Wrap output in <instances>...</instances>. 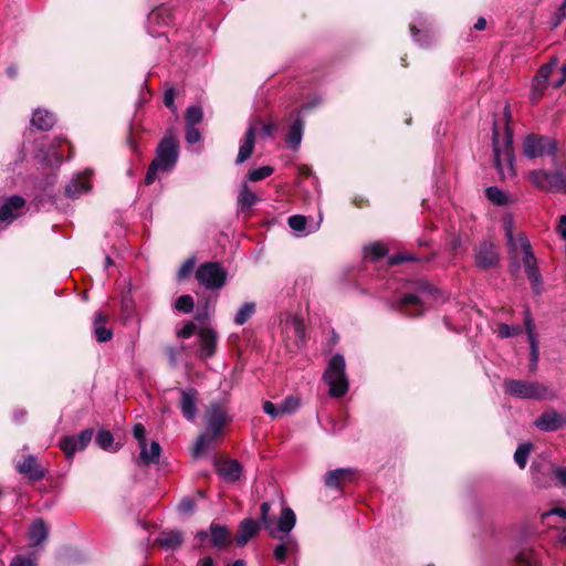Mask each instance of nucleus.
<instances>
[{"label":"nucleus","mask_w":566,"mask_h":566,"mask_svg":"<svg viewBox=\"0 0 566 566\" xmlns=\"http://www.w3.org/2000/svg\"><path fill=\"white\" fill-rule=\"evenodd\" d=\"M512 118L510 106L506 104L503 112L504 127L501 130L499 124H493V153L494 164L502 179L512 178L515 176V153L513 147V129L510 126Z\"/></svg>","instance_id":"obj_1"},{"label":"nucleus","mask_w":566,"mask_h":566,"mask_svg":"<svg viewBox=\"0 0 566 566\" xmlns=\"http://www.w3.org/2000/svg\"><path fill=\"white\" fill-rule=\"evenodd\" d=\"M505 235L512 253H516L520 248L523 253V264L525 273L531 282L532 289L536 294L542 292V275L537 266L535 255L532 251L527 237L520 232L516 237L513 234L512 219L505 220Z\"/></svg>","instance_id":"obj_2"},{"label":"nucleus","mask_w":566,"mask_h":566,"mask_svg":"<svg viewBox=\"0 0 566 566\" xmlns=\"http://www.w3.org/2000/svg\"><path fill=\"white\" fill-rule=\"evenodd\" d=\"M178 146L174 132L168 130L157 147L155 159L148 167L145 176L146 185H151L156 180L158 171H168L175 167L179 155Z\"/></svg>","instance_id":"obj_3"},{"label":"nucleus","mask_w":566,"mask_h":566,"mask_svg":"<svg viewBox=\"0 0 566 566\" xmlns=\"http://www.w3.org/2000/svg\"><path fill=\"white\" fill-rule=\"evenodd\" d=\"M503 387L507 395L520 399L553 400L557 398L553 388L535 380L505 379Z\"/></svg>","instance_id":"obj_4"},{"label":"nucleus","mask_w":566,"mask_h":566,"mask_svg":"<svg viewBox=\"0 0 566 566\" xmlns=\"http://www.w3.org/2000/svg\"><path fill=\"white\" fill-rule=\"evenodd\" d=\"M323 380L328 385V394L334 398L344 397L349 389L346 375L345 358L340 354L333 355L323 374Z\"/></svg>","instance_id":"obj_5"},{"label":"nucleus","mask_w":566,"mask_h":566,"mask_svg":"<svg viewBox=\"0 0 566 566\" xmlns=\"http://www.w3.org/2000/svg\"><path fill=\"white\" fill-rule=\"evenodd\" d=\"M271 505L263 502L260 506V521L263 528L271 537H277V533H290L296 523V516L292 509L284 507L276 518L270 515Z\"/></svg>","instance_id":"obj_6"},{"label":"nucleus","mask_w":566,"mask_h":566,"mask_svg":"<svg viewBox=\"0 0 566 566\" xmlns=\"http://www.w3.org/2000/svg\"><path fill=\"white\" fill-rule=\"evenodd\" d=\"M206 429L208 432L219 437L223 429L232 421L229 415L228 400H212L205 412Z\"/></svg>","instance_id":"obj_7"},{"label":"nucleus","mask_w":566,"mask_h":566,"mask_svg":"<svg viewBox=\"0 0 566 566\" xmlns=\"http://www.w3.org/2000/svg\"><path fill=\"white\" fill-rule=\"evenodd\" d=\"M530 179L541 190L566 193V167L555 172L535 169L530 172Z\"/></svg>","instance_id":"obj_8"},{"label":"nucleus","mask_w":566,"mask_h":566,"mask_svg":"<svg viewBox=\"0 0 566 566\" xmlns=\"http://www.w3.org/2000/svg\"><path fill=\"white\" fill-rule=\"evenodd\" d=\"M228 273L218 262H206L196 271L197 281L208 290H219L224 286Z\"/></svg>","instance_id":"obj_9"},{"label":"nucleus","mask_w":566,"mask_h":566,"mask_svg":"<svg viewBox=\"0 0 566 566\" xmlns=\"http://www.w3.org/2000/svg\"><path fill=\"white\" fill-rule=\"evenodd\" d=\"M556 149V140L548 136L530 134L523 143V154L530 159L554 156Z\"/></svg>","instance_id":"obj_10"},{"label":"nucleus","mask_w":566,"mask_h":566,"mask_svg":"<svg viewBox=\"0 0 566 566\" xmlns=\"http://www.w3.org/2000/svg\"><path fill=\"white\" fill-rule=\"evenodd\" d=\"M279 543L273 548V555L277 563L285 564L289 558H295L298 553V543L290 533H277Z\"/></svg>","instance_id":"obj_11"},{"label":"nucleus","mask_w":566,"mask_h":566,"mask_svg":"<svg viewBox=\"0 0 566 566\" xmlns=\"http://www.w3.org/2000/svg\"><path fill=\"white\" fill-rule=\"evenodd\" d=\"M94 434L93 429H85L78 436H66L60 440V447L67 459L73 458L77 451L84 450Z\"/></svg>","instance_id":"obj_12"},{"label":"nucleus","mask_w":566,"mask_h":566,"mask_svg":"<svg viewBox=\"0 0 566 566\" xmlns=\"http://www.w3.org/2000/svg\"><path fill=\"white\" fill-rule=\"evenodd\" d=\"M180 400L179 408L185 419L193 421L198 413L197 402L199 392L193 387L179 389Z\"/></svg>","instance_id":"obj_13"},{"label":"nucleus","mask_w":566,"mask_h":566,"mask_svg":"<svg viewBox=\"0 0 566 566\" xmlns=\"http://www.w3.org/2000/svg\"><path fill=\"white\" fill-rule=\"evenodd\" d=\"M566 424V419L554 408H547L542 415L534 421V426L544 432L557 431L559 428Z\"/></svg>","instance_id":"obj_14"},{"label":"nucleus","mask_w":566,"mask_h":566,"mask_svg":"<svg viewBox=\"0 0 566 566\" xmlns=\"http://www.w3.org/2000/svg\"><path fill=\"white\" fill-rule=\"evenodd\" d=\"M499 262V253L493 243L484 241L475 251V263L479 268H494Z\"/></svg>","instance_id":"obj_15"},{"label":"nucleus","mask_w":566,"mask_h":566,"mask_svg":"<svg viewBox=\"0 0 566 566\" xmlns=\"http://www.w3.org/2000/svg\"><path fill=\"white\" fill-rule=\"evenodd\" d=\"M25 206V200L20 196H12L0 203V221L11 222L18 218Z\"/></svg>","instance_id":"obj_16"},{"label":"nucleus","mask_w":566,"mask_h":566,"mask_svg":"<svg viewBox=\"0 0 566 566\" xmlns=\"http://www.w3.org/2000/svg\"><path fill=\"white\" fill-rule=\"evenodd\" d=\"M109 317L103 312H96L93 321V332L98 343H106L113 338V331L108 325Z\"/></svg>","instance_id":"obj_17"},{"label":"nucleus","mask_w":566,"mask_h":566,"mask_svg":"<svg viewBox=\"0 0 566 566\" xmlns=\"http://www.w3.org/2000/svg\"><path fill=\"white\" fill-rule=\"evenodd\" d=\"M256 123H261L260 119H255L254 123H251L245 135L244 140L242 145L239 148L238 157H237V164H242L247 159H249L253 153L254 149V142H255V130H256Z\"/></svg>","instance_id":"obj_18"},{"label":"nucleus","mask_w":566,"mask_h":566,"mask_svg":"<svg viewBox=\"0 0 566 566\" xmlns=\"http://www.w3.org/2000/svg\"><path fill=\"white\" fill-rule=\"evenodd\" d=\"M218 335L212 328H201L199 332L200 356L209 358L213 356L217 348Z\"/></svg>","instance_id":"obj_19"},{"label":"nucleus","mask_w":566,"mask_h":566,"mask_svg":"<svg viewBox=\"0 0 566 566\" xmlns=\"http://www.w3.org/2000/svg\"><path fill=\"white\" fill-rule=\"evenodd\" d=\"M260 530V524L252 518H244L238 527L235 542L239 546H244L254 537Z\"/></svg>","instance_id":"obj_20"},{"label":"nucleus","mask_w":566,"mask_h":566,"mask_svg":"<svg viewBox=\"0 0 566 566\" xmlns=\"http://www.w3.org/2000/svg\"><path fill=\"white\" fill-rule=\"evenodd\" d=\"M354 476L352 469H335L325 474V484L329 489H340L345 482L350 481Z\"/></svg>","instance_id":"obj_21"},{"label":"nucleus","mask_w":566,"mask_h":566,"mask_svg":"<svg viewBox=\"0 0 566 566\" xmlns=\"http://www.w3.org/2000/svg\"><path fill=\"white\" fill-rule=\"evenodd\" d=\"M140 453L137 458V464L139 467L142 465H149L151 463H157L160 458L161 447L157 441H151L150 446L143 444L139 447Z\"/></svg>","instance_id":"obj_22"},{"label":"nucleus","mask_w":566,"mask_h":566,"mask_svg":"<svg viewBox=\"0 0 566 566\" xmlns=\"http://www.w3.org/2000/svg\"><path fill=\"white\" fill-rule=\"evenodd\" d=\"M218 473L227 482H235L242 474L241 464L233 459H228L219 463Z\"/></svg>","instance_id":"obj_23"},{"label":"nucleus","mask_w":566,"mask_h":566,"mask_svg":"<svg viewBox=\"0 0 566 566\" xmlns=\"http://www.w3.org/2000/svg\"><path fill=\"white\" fill-rule=\"evenodd\" d=\"M17 469L21 474L27 475L32 481H39L44 475L33 455L24 458L22 462L18 463Z\"/></svg>","instance_id":"obj_24"},{"label":"nucleus","mask_w":566,"mask_h":566,"mask_svg":"<svg viewBox=\"0 0 566 566\" xmlns=\"http://www.w3.org/2000/svg\"><path fill=\"white\" fill-rule=\"evenodd\" d=\"M210 535L211 545L216 548L227 547L231 543V533L224 525L211 523Z\"/></svg>","instance_id":"obj_25"},{"label":"nucleus","mask_w":566,"mask_h":566,"mask_svg":"<svg viewBox=\"0 0 566 566\" xmlns=\"http://www.w3.org/2000/svg\"><path fill=\"white\" fill-rule=\"evenodd\" d=\"M486 198L495 206H509L517 201V199L500 189L499 187L491 186L485 189Z\"/></svg>","instance_id":"obj_26"},{"label":"nucleus","mask_w":566,"mask_h":566,"mask_svg":"<svg viewBox=\"0 0 566 566\" xmlns=\"http://www.w3.org/2000/svg\"><path fill=\"white\" fill-rule=\"evenodd\" d=\"M184 542L182 534L179 531H164L157 537V543L167 549H177Z\"/></svg>","instance_id":"obj_27"},{"label":"nucleus","mask_w":566,"mask_h":566,"mask_svg":"<svg viewBox=\"0 0 566 566\" xmlns=\"http://www.w3.org/2000/svg\"><path fill=\"white\" fill-rule=\"evenodd\" d=\"M32 546L41 545L48 538V527L43 520H35L28 532Z\"/></svg>","instance_id":"obj_28"},{"label":"nucleus","mask_w":566,"mask_h":566,"mask_svg":"<svg viewBox=\"0 0 566 566\" xmlns=\"http://www.w3.org/2000/svg\"><path fill=\"white\" fill-rule=\"evenodd\" d=\"M31 124L41 130H49L55 124L53 113L45 109H36L31 118Z\"/></svg>","instance_id":"obj_29"},{"label":"nucleus","mask_w":566,"mask_h":566,"mask_svg":"<svg viewBox=\"0 0 566 566\" xmlns=\"http://www.w3.org/2000/svg\"><path fill=\"white\" fill-rule=\"evenodd\" d=\"M303 127H304V122L300 117H297L291 125L289 134L285 138V143L291 149L298 148V146L302 142Z\"/></svg>","instance_id":"obj_30"},{"label":"nucleus","mask_w":566,"mask_h":566,"mask_svg":"<svg viewBox=\"0 0 566 566\" xmlns=\"http://www.w3.org/2000/svg\"><path fill=\"white\" fill-rule=\"evenodd\" d=\"M91 189L90 180L86 177H77L65 187V193L70 198H77Z\"/></svg>","instance_id":"obj_31"},{"label":"nucleus","mask_w":566,"mask_h":566,"mask_svg":"<svg viewBox=\"0 0 566 566\" xmlns=\"http://www.w3.org/2000/svg\"><path fill=\"white\" fill-rule=\"evenodd\" d=\"M259 201V197L250 189L247 182H243L239 190L238 207L240 210L250 209Z\"/></svg>","instance_id":"obj_32"},{"label":"nucleus","mask_w":566,"mask_h":566,"mask_svg":"<svg viewBox=\"0 0 566 566\" xmlns=\"http://www.w3.org/2000/svg\"><path fill=\"white\" fill-rule=\"evenodd\" d=\"M255 312V304L252 302L244 303L234 316L237 325H243Z\"/></svg>","instance_id":"obj_33"},{"label":"nucleus","mask_w":566,"mask_h":566,"mask_svg":"<svg viewBox=\"0 0 566 566\" xmlns=\"http://www.w3.org/2000/svg\"><path fill=\"white\" fill-rule=\"evenodd\" d=\"M216 438L217 437H214L213 433H210L208 431H207V433L200 434L197 438V441L195 444V449H193L195 457H198L201 453H203L209 448V446L214 441Z\"/></svg>","instance_id":"obj_34"},{"label":"nucleus","mask_w":566,"mask_h":566,"mask_svg":"<svg viewBox=\"0 0 566 566\" xmlns=\"http://www.w3.org/2000/svg\"><path fill=\"white\" fill-rule=\"evenodd\" d=\"M532 447V443H522L517 447L514 453V461L516 462L520 469L525 468Z\"/></svg>","instance_id":"obj_35"},{"label":"nucleus","mask_w":566,"mask_h":566,"mask_svg":"<svg viewBox=\"0 0 566 566\" xmlns=\"http://www.w3.org/2000/svg\"><path fill=\"white\" fill-rule=\"evenodd\" d=\"M96 443L106 451L115 452L117 450V448H114V437L109 431H99L96 436Z\"/></svg>","instance_id":"obj_36"},{"label":"nucleus","mask_w":566,"mask_h":566,"mask_svg":"<svg viewBox=\"0 0 566 566\" xmlns=\"http://www.w3.org/2000/svg\"><path fill=\"white\" fill-rule=\"evenodd\" d=\"M203 112L199 106H189L185 114L186 125L196 126L202 120Z\"/></svg>","instance_id":"obj_37"},{"label":"nucleus","mask_w":566,"mask_h":566,"mask_svg":"<svg viewBox=\"0 0 566 566\" xmlns=\"http://www.w3.org/2000/svg\"><path fill=\"white\" fill-rule=\"evenodd\" d=\"M273 174V168L271 166H262L260 168L253 169L249 172L248 178L252 182H256L270 177Z\"/></svg>","instance_id":"obj_38"},{"label":"nucleus","mask_w":566,"mask_h":566,"mask_svg":"<svg viewBox=\"0 0 566 566\" xmlns=\"http://www.w3.org/2000/svg\"><path fill=\"white\" fill-rule=\"evenodd\" d=\"M195 306V302L191 295H181L176 300L175 308L184 312V313H191Z\"/></svg>","instance_id":"obj_39"},{"label":"nucleus","mask_w":566,"mask_h":566,"mask_svg":"<svg viewBox=\"0 0 566 566\" xmlns=\"http://www.w3.org/2000/svg\"><path fill=\"white\" fill-rule=\"evenodd\" d=\"M300 407V399L294 396L286 397L280 405L282 415L292 413Z\"/></svg>","instance_id":"obj_40"},{"label":"nucleus","mask_w":566,"mask_h":566,"mask_svg":"<svg viewBox=\"0 0 566 566\" xmlns=\"http://www.w3.org/2000/svg\"><path fill=\"white\" fill-rule=\"evenodd\" d=\"M517 566H541L537 557L531 552H523L517 556Z\"/></svg>","instance_id":"obj_41"},{"label":"nucleus","mask_w":566,"mask_h":566,"mask_svg":"<svg viewBox=\"0 0 566 566\" xmlns=\"http://www.w3.org/2000/svg\"><path fill=\"white\" fill-rule=\"evenodd\" d=\"M521 332L520 327L517 326H510L505 323H501L497 325V334L500 337H514L518 335Z\"/></svg>","instance_id":"obj_42"},{"label":"nucleus","mask_w":566,"mask_h":566,"mask_svg":"<svg viewBox=\"0 0 566 566\" xmlns=\"http://www.w3.org/2000/svg\"><path fill=\"white\" fill-rule=\"evenodd\" d=\"M287 222H289V226L291 227V229L300 232V231L305 230L307 220L304 216L294 214L289 218Z\"/></svg>","instance_id":"obj_43"},{"label":"nucleus","mask_w":566,"mask_h":566,"mask_svg":"<svg viewBox=\"0 0 566 566\" xmlns=\"http://www.w3.org/2000/svg\"><path fill=\"white\" fill-rule=\"evenodd\" d=\"M419 259L413 253H396L389 256V264L396 265L407 261H418Z\"/></svg>","instance_id":"obj_44"},{"label":"nucleus","mask_w":566,"mask_h":566,"mask_svg":"<svg viewBox=\"0 0 566 566\" xmlns=\"http://www.w3.org/2000/svg\"><path fill=\"white\" fill-rule=\"evenodd\" d=\"M530 345H531L530 370L533 373L537 368L539 353H538L537 340H533L532 343H530Z\"/></svg>","instance_id":"obj_45"},{"label":"nucleus","mask_w":566,"mask_h":566,"mask_svg":"<svg viewBox=\"0 0 566 566\" xmlns=\"http://www.w3.org/2000/svg\"><path fill=\"white\" fill-rule=\"evenodd\" d=\"M525 329H526L530 343H532L533 340H537L536 335H535V323H534L528 310H526Z\"/></svg>","instance_id":"obj_46"},{"label":"nucleus","mask_w":566,"mask_h":566,"mask_svg":"<svg viewBox=\"0 0 566 566\" xmlns=\"http://www.w3.org/2000/svg\"><path fill=\"white\" fill-rule=\"evenodd\" d=\"M201 138L200 132L196 126L186 125V140L189 144H195Z\"/></svg>","instance_id":"obj_47"},{"label":"nucleus","mask_w":566,"mask_h":566,"mask_svg":"<svg viewBox=\"0 0 566 566\" xmlns=\"http://www.w3.org/2000/svg\"><path fill=\"white\" fill-rule=\"evenodd\" d=\"M133 434L138 441L139 447L147 443L146 429L142 423H136L133 428Z\"/></svg>","instance_id":"obj_48"},{"label":"nucleus","mask_w":566,"mask_h":566,"mask_svg":"<svg viewBox=\"0 0 566 566\" xmlns=\"http://www.w3.org/2000/svg\"><path fill=\"white\" fill-rule=\"evenodd\" d=\"M10 566H36L35 558L17 555L10 563Z\"/></svg>","instance_id":"obj_49"},{"label":"nucleus","mask_w":566,"mask_h":566,"mask_svg":"<svg viewBox=\"0 0 566 566\" xmlns=\"http://www.w3.org/2000/svg\"><path fill=\"white\" fill-rule=\"evenodd\" d=\"M175 97H176V92L174 88L167 90L164 94L165 106L170 108L174 113L177 111V107L175 106Z\"/></svg>","instance_id":"obj_50"},{"label":"nucleus","mask_w":566,"mask_h":566,"mask_svg":"<svg viewBox=\"0 0 566 566\" xmlns=\"http://www.w3.org/2000/svg\"><path fill=\"white\" fill-rule=\"evenodd\" d=\"M196 329V324L188 322L181 329L177 332V336L180 338H189L195 334Z\"/></svg>","instance_id":"obj_51"},{"label":"nucleus","mask_w":566,"mask_h":566,"mask_svg":"<svg viewBox=\"0 0 566 566\" xmlns=\"http://www.w3.org/2000/svg\"><path fill=\"white\" fill-rule=\"evenodd\" d=\"M193 265H195L193 259L186 260L178 271V279L179 280L185 279L192 271Z\"/></svg>","instance_id":"obj_52"},{"label":"nucleus","mask_w":566,"mask_h":566,"mask_svg":"<svg viewBox=\"0 0 566 566\" xmlns=\"http://www.w3.org/2000/svg\"><path fill=\"white\" fill-rule=\"evenodd\" d=\"M553 474L555 479L557 480L558 484L560 486L566 488V468L564 467H554L553 468Z\"/></svg>","instance_id":"obj_53"},{"label":"nucleus","mask_w":566,"mask_h":566,"mask_svg":"<svg viewBox=\"0 0 566 566\" xmlns=\"http://www.w3.org/2000/svg\"><path fill=\"white\" fill-rule=\"evenodd\" d=\"M263 411H264L266 415H269V416H271V417H273V418H275V417H277V416L282 415V412H281V408H280V405H279V406H276V405H274V403H273V402H271V401H265V402H264V405H263Z\"/></svg>","instance_id":"obj_54"},{"label":"nucleus","mask_w":566,"mask_h":566,"mask_svg":"<svg viewBox=\"0 0 566 566\" xmlns=\"http://www.w3.org/2000/svg\"><path fill=\"white\" fill-rule=\"evenodd\" d=\"M368 250L377 259L384 256L387 253V249L381 243H374L369 245Z\"/></svg>","instance_id":"obj_55"},{"label":"nucleus","mask_w":566,"mask_h":566,"mask_svg":"<svg viewBox=\"0 0 566 566\" xmlns=\"http://www.w3.org/2000/svg\"><path fill=\"white\" fill-rule=\"evenodd\" d=\"M195 509V503L191 499L185 497L179 504V511L182 513H191Z\"/></svg>","instance_id":"obj_56"},{"label":"nucleus","mask_w":566,"mask_h":566,"mask_svg":"<svg viewBox=\"0 0 566 566\" xmlns=\"http://www.w3.org/2000/svg\"><path fill=\"white\" fill-rule=\"evenodd\" d=\"M419 303H420L419 296L416 295V294H406L401 298V305L402 306L418 305Z\"/></svg>","instance_id":"obj_57"},{"label":"nucleus","mask_w":566,"mask_h":566,"mask_svg":"<svg viewBox=\"0 0 566 566\" xmlns=\"http://www.w3.org/2000/svg\"><path fill=\"white\" fill-rule=\"evenodd\" d=\"M553 64H546V65H543L539 70H538V73H537V77L542 78L543 81H547V78L549 77L551 75V72H552V69H553Z\"/></svg>","instance_id":"obj_58"},{"label":"nucleus","mask_w":566,"mask_h":566,"mask_svg":"<svg viewBox=\"0 0 566 566\" xmlns=\"http://www.w3.org/2000/svg\"><path fill=\"white\" fill-rule=\"evenodd\" d=\"M181 350H182V348H175V347H169L167 349V355L169 357V360H170L171 365H176L177 357L181 353Z\"/></svg>","instance_id":"obj_59"},{"label":"nucleus","mask_w":566,"mask_h":566,"mask_svg":"<svg viewBox=\"0 0 566 566\" xmlns=\"http://www.w3.org/2000/svg\"><path fill=\"white\" fill-rule=\"evenodd\" d=\"M557 232L560 234L563 239L566 240V216L563 214L559 217V222L557 226Z\"/></svg>","instance_id":"obj_60"},{"label":"nucleus","mask_w":566,"mask_h":566,"mask_svg":"<svg viewBox=\"0 0 566 566\" xmlns=\"http://www.w3.org/2000/svg\"><path fill=\"white\" fill-rule=\"evenodd\" d=\"M275 125L273 123H266L262 125V135L263 137H272L275 130Z\"/></svg>","instance_id":"obj_61"},{"label":"nucleus","mask_w":566,"mask_h":566,"mask_svg":"<svg viewBox=\"0 0 566 566\" xmlns=\"http://www.w3.org/2000/svg\"><path fill=\"white\" fill-rule=\"evenodd\" d=\"M554 514H555V515H558V516H560V517H563V518H566V510H565V509H562V507H557V509H554V510H552V511H549V512H545V513L543 514V517H544V518H546V517H548V516H551V515H554Z\"/></svg>","instance_id":"obj_62"},{"label":"nucleus","mask_w":566,"mask_h":566,"mask_svg":"<svg viewBox=\"0 0 566 566\" xmlns=\"http://www.w3.org/2000/svg\"><path fill=\"white\" fill-rule=\"evenodd\" d=\"M213 559L211 557H205L199 560L198 566H213Z\"/></svg>","instance_id":"obj_63"},{"label":"nucleus","mask_w":566,"mask_h":566,"mask_svg":"<svg viewBox=\"0 0 566 566\" xmlns=\"http://www.w3.org/2000/svg\"><path fill=\"white\" fill-rule=\"evenodd\" d=\"M563 77L556 82L555 86L559 87L566 81V63L562 66Z\"/></svg>","instance_id":"obj_64"}]
</instances>
